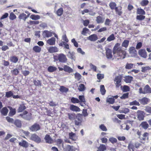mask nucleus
<instances>
[{
    "instance_id": "nucleus-1",
    "label": "nucleus",
    "mask_w": 151,
    "mask_h": 151,
    "mask_svg": "<svg viewBox=\"0 0 151 151\" xmlns=\"http://www.w3.org/2000/svg\"><path fill=\"white\" fill-rule=\"evenodd\" d=\"M113 52L115 57H120L122 59H124L126 55V52L123 50L120 47V44L119 43H116L114 47Z\"/></svg>"
},
{
    "instance_id": "nucleus-2",
    "label": "nucleus",
    "mask_w": 151,
    "mask_h": 151,
    "mask_svg": "<svg viewBox=\"0 0 151 151\" xmlns=\"http://www.w3.org/2000/svg\"><path fill=\"white\" fill-rule=\"evenodd\" d=\"M122 78V76L121 75H119L115 78L114 81L116 88H118L121 86Z\"/></svg>"
},
{
    "instance_id": "nucleus-3",
    "label": "nucleus",
    "mask_w": 151,
    "mask_h": 151,
    "mask_svg": "<svg viewBox=\"0 0 151 151\" xmlns=\"http://www.w3.org/2000/svg\"><path fill=\"white\" fill-rule=\"evenodd\" d=\"M28 112L26 111H24L22 114L19 115L22 118L27 120H30L31 119V114H27Z\"/></svg>"
},
{
    "instance_id": "nucleus-4",
    "label": "nucleus",
    "mask_w": 151,
    "mask_h": 151,
    "mask_svg": "<svg viewBox=\"0 0 151 151\" xmlns=\"http://www.w3.org/2000/svg\"><path fill=\"white\" fill-rule=\"evenodd\" d=\"M58 59L60 62L62 63H65L67 60L65 55L63 54H60L59 55Z\"/></svg>"
},
{
    "instance_id": "nucleus-5",
    "label": "nucleus",
    "mask_w": 151,
    "mask_h": 151,
    "mask_svg": "<svg viewBox=\"0 0 151 151\" xmlns=\"http://www.w3.org/2000/svg\"><path fill=\"white\" fill-rule=\"evenodd\" d=\"M145 114L142 111H138L137 113V117L139 121L143 120L144 119Z\"/></svg>"
},
{
    "instance_id": "nucleus-6",
    "label": "nucleus",
    "mask_w": 151,
    "mask_h": 151,
    "mask_svg": "<svg viewBox=\"0 0 151 151\" xmlns=\"http://www.w3.org/2000/svg\"><path fill=\"white\" fill-rule=\"evenodd\" d=\"M40 127L39 124L35 123L30 127V129L33 132H35L40 130Z\"/></svg>"
},
{
    "instance_id": "nucleus-7",
    "label": "nucleus",
    "mask_w": 151,
    "mask_h": 151,
    "mask_svg": "<svg viewBox=\"0 0 151 151\" xmlns=\"http://www.w3.org/2000/svg\"><path fill=\"white\" fill-rule=\"evenodd\" d=\"M31 139L37 143H40L41 142L40 138L35 134L32 135L31 137Z\"/></svg>"
},
{
    "instance_id": "nucleus-8",
    "label": "nucleus",
    "mask_w": 151,
    "mask_h": 151,
    "mask_svg": "<svg viewBox=\"0 0 151 151\" xmlns=\"http://www.w3.org/2000/svg\"><path fill=\"white\" fill-rule=\"evenodd\" d=\"M139 55L144 58H146L147 57V54L145 50L140 49L138 51Z\"/></svg>"
},
{
    "instance_id": "nucleus-9",
    "label": "nucleus",
    "mask_w": 151,
    "mask_h": 151,
    "mask_svg": "<svg viewBox=\"0 0 151 151\" xmlns=\"http://www.w3.org/2000/svg\"><path fill=\"white\" fill-rule=\"evenodd\" d=\"M106 58L108 59H111L112 58L113 55L112 54V50L109 48L106 49Z\"/></svg>"
},
{
    "instance_id": "nucleus-10",
    "label": "nucleus",
    "mask_w": 151,
    "mask_h": 151,
    "mask_svg": "<svg viewBox=\"0 0 151 151\" xmlns=\"http://www.w3.org/2000/svg\"><path fill=\"white\" fill-rule=\"evenodd\" d=\"M98 39L97 35L95 34L92 35L87 37V39L91 41L94 42Z\"/></svg>"
},
{
    "instance_id": "nucleus-11",
    "label": "nucleus",
    "mask_w": 151,
    "mask_h": 151,
    "mask_svg": "<svg viewBox=\"0 0 151 151\" xmlns=\"http://www.w3.org/2000/svg\"><path fill=\"white\" fill-rule=\"evenodd\" d=\"M129 52L133 57H135L137 55V52L134 47H132L129 48Z\"/></svg>"
},
{
    "instance_id": "nucleus-12",
    "label": "nucleus",
    "mask_w": 151,
    "mask_h": 151,
    "mask_svg": "<svg viewBox=\"0 0 151 151\" xmlns=\"http://www.w3.org/2000/svg\"><path fill=\"white\" fill-rule=\"evenodd\" d=\"M44 139L46 142L47 143L51 144L53 143V140L49 135H46Z\"/></svg>"
},
{
    "instance_id": "nucleus-13",
    "label": "nucleus",
    "mask_w": 151,
    "mask_h": 151,
    "mask_svg": "<svg viewBox=\"0 0 151 151\" xmlns=\"http://www.w3.org/2000/svg\"><path fill=\"white\" fill-rule=\"evenodd\" d=\"M55 38L52 37L47 41V43L50 45H54L55 43Z\"/></svg>"
},
{
    "instance_id": "nucleus-14",
    "label": "nucleus",
    "mask_w": 151,
    "mask_h": 151,
    "mask_svg": "<svg viewBox=\"0 0 151 151\" xmlns=\"http://www.w3.org/2000/svg\"><path fill=\"white\" fill-rule=\"evenodd\" d=\"M143 90H144V94L151 93V88L148 85L145 86L143 88Z\"/></svg>"
},
{
    "instance_id": "nucleus-15",
    "label": "nucleus",
    "mask_w": 151,
    "mask_h": 151,
    "mask_svg": "<svg viewBox=\"0 0 151 151\" xmlns=\"http://www.w3.org/2000/svg\"><path fill=\"white\" fill-rule=\"evenodd\" d=\"M64 70L65 72L70 73L73 72V70L69 66L66 65L64 66Z\"/></svg>"
},
{
    "instance_id": "nucleus-16",
    "label": "nucleus",
    "mask_w": 151,
    "mask_h": 151,
    "mask_svg": "<svg viewBox=\"0 0 151 151\" xmlns=\"http://www.w3.org/2000/svg\"><path fill=\"white\" fill-rule=\"evenodd\" d=\"M43 35L44 37H48L52 36V33L50 32L45 30L43 32Z\"/></svg>"
},
{
    "instance_id": "nucleus-17",
    "label": "nucleus",
    "mask_w": 151,
    "mask_h": 151,
    "mask_svg": "<svg viewBox=\"0 0 151 151\" xmlns=\"http://www.w3.org/2000/svg\"><path fill=\"white\" fill-rule=\"evenodd\" d=\"M139 101L141 104L145 105L147 104L149 101V99L146 97H144L141 99H139Z\"/></svg>"
},
{
    "instance_id": "nucleus-18",
    "label": "nucleus",
    "mask_w": 151,
    "mask_h": 151,
    "mask_svg": "<svg viewBox=\"0 0 151 151\" xmlns=\"http://www.w3.org/2000/svg\"><path fill=\"white\" fill-rule=\"evenodd\" d=\"M58 51V49L55 47H50L48 50V51L51 53L57 52Z\"/></svg>"
},
{
    "instance_id": "nucleus-19",
    "label": "nucleus",
    "mask_w": 151,
    "mask_h": 151,
    "mask_svg": "<svg viewBox=\"0 0 151 151\" xmlns=\"http://www.w3.org/2000/svg\"><path fill=\"white\" fill-rule=\"evenodd\" d=\"M70 109L72 111H79L80 109L78 106L73 105H71L70 107Z\"/></svg>"
},
{
    "instance_id": "nucleus-20",
    "label": "nucleus",
    "mask_w": 151,
    "mask_h": 151,
    "mask_svg": "<svg viewBox=\"0 0 151 151\" xmlns=\"http://www.w3.org/2000/svg\"><path fill=\"white\" fill-rule=\"evenodd\" d=\"M69 138L73 141H75L77 139L76 134L72 132L69 133Z\"/></svg>"
},
{
    "instance_id": "nucleus-21",
    "label": "nucleus",
    "mask_w": 151,
    "mask_h": 151,
    "mask_svg": "<svg viewBox=\"0 0 151 151\" xmlns=\"http://www.w3.org/2000/svg\"><path fill=\"white\" fill-rule=\"evenodd\" d=\"M20 19H22L24 21H26L27 19L28 18L27 16V15L24 13H22L18 17Z\"/></svg>"
},
{
    "instance_id": "nucleus-22",
    "label": "nucleus",
    "mask_w": 151,
    "mask_h": 151,
    "mask_svg": "<svg viewBox=\"0 0 151 151\" xmlns=\"http://www.w3.org/2000/svg\"><path fill=\"white\" fill-rule=\"evenodd\" d=\"M19 145L24 147H27L28 146V143L24 140H22L19 143Z\"/></svg>"
},
{
    "instance_id": "nucleus-23",
    "label": "nucleus",
    "mask_w": 151,
    "mask_h": 151,
    "mask_svg": "<svg viewBox=\"0 0 151 151\" xmlns=\"http://www.w3.org/2000/svg\"><path fill=\"white\" fill-rule=\"evenodd\" d=\"M10 61L14 63H16L18 60V58L15 56H13L10 57Z\"/></svg>"
},
{
    "instance_id": "nucleus-24",
    "label": "nucleus",
    "mask_w": 151,
    "mask_h": 151,
    "mask_svg": "<svg viewBox=\"0 0 151 151\" xmlns=\"http://www.w3.org/2000/svg\"><path fill=\"white\" fill-rule=\"evenodd\" d=\"M129 109L127 108H121L119 111L120 113H123L126 114L129 112Z\"/></svg>"
},
{
    "instance_id": "nucleus-25",
    "label": "nucleus",
    "mask_w": 151,
    "mask_h": 151,
    "mask_svg": "<svg viewBox=\"0 0 151 151\" xmlns=\"http://www.w3.org/2000/svg\"><path fill=\"white\" fill-rule=\"evenodd\" d=\"M115 10L116 14H117L119 16H120L122 13L121 11V7H116L115 8Z\"/></svg>"
},
{
    "instance_id": "nucleus-26",
    "label": "nucleus",
    "mask_w": 151,
    "mask_h": 151,
    "mask_svg": "<svg viewBox=\"0 0 151 151\" xmlns=\"http://www.w3.org/2000/svg\"><path fill=\"white\" fill-rule=\"evenodd\" d=\"M133 78L130 76H126L124 78V81L127 83H130L133 80Z\"/></svg>"
},
{
    "instance_id": "nucleus-27",
    "label": "nucleus",
    "mask_w": 151,
    "mask_h": 151,
    "mask_svg": "<svg viewBox=\"0 0 151 151\" xmlns=\"http://www.w3.org/2000/svg\"><path fill=\"white\" fill-rule=\"evenodd\" d=\"M75 52H68L67 55V56L71 59L75 60Z\"/></svg>"
},
{
    "instance_id": "nucleus-28",
    "label": "nucleus",
    "mask_w": 151,
    "mask_h": 151,
    "mask_svg": "<svg viewBox=\"0 0 151 151\" xmlns=\"http://www.w3.org/2000/svg\"><path fill=\"white\" fill-rule=\"evenodd\" d=\"M63 148L64 151H73V147L69 145H68L66 147Z\"/></svg>"
},
{
    "instance_id": "nucleus-29",
    "label": "nucleus",
    "mask_w": 151,
    "mask_h": 151,
    "mask_svg": "<svg viewBox=\"0 0 151 151\" xmlns=\"http://www.w3.org/2000/svg\"><path fill=\"white\" fill-rule=\"evenodd\" d=\"M140 126L145 129H147L149 127V124L146 122H142Z\"/></svg>"
},
{
    "instance_id": "nucleus-30",
    "label": "nucleus",
    "mask_w": 151,
    "mask_h": 151,
    "mask_svg": "<svg viewBox=\"0 0 151 151\" xmlns=\"http://www.w3.org/2000/svg\"><path fill=\"white\" fill-rule=\"evenodd\" d=\"M96 21L98 24L102 23H103L104 20L101 16H98L96 17Z\"/></svg>"
},
{
    "instance_id": "nucleus-31",
    "label": "nucleus",
    "mask_w": 151,
    "mask_h": 151,
    "mask_svg": "<svg viewBox=\"0 0 151 151\" xmlns=\"http://www.w3.org/2000/svg\"><path fill=\"white\" fill-rule=\"evenodd\" d=\"M106 150V145L103 144H101L98 147L97 151H105Z\"/></svg>"
},
{
    "instance_id": "nucleus-32",
    "label": "nucleus",
    "mask_w": 151,
    "mask_h": 151,
    "mask_svg": "<svg viewBox=\"0 0 151 151\" xmlns=\"http://www.w3.org/2000/svg\"><path fill=\"white\" fill-rule=\"evenodd\" d=\"M55 141L57 143V145L59 146H60L61 144H62V147L63 148V141L62 139H57L55 140Z\"/></svg>"
},
{
    "instance_id": "nucleus-33",
    "label": "nucleus",
    "mask_w": 151,
    "mask_h": 151,
    "mask_svg": "<svg viewBox=\"0 0 151 151\" xmlns=\"http://www.w3.org/2000/svg\"><path fill=\"white\" fill-rule=\"evenodd\" d=\"M137 14H141L142 15H145V11L141 8H138L137 10Z\"/></svg>"
},
{
    "instance_id": "nucleus-34",
    "label": "nucleus",
    "mask_w": 151,
    "mask_h": 151,
    "mask_svg": "<svg viewBox=\"0 0 151 151\" xmlns=\"http://www.w3.org/2000/svg\"><path fill=\"white\" fill-rule=\"evenodd\" d=\"M114 98L108 97L107 98L106 102L109 103L110 104H113L114 102Z\"/></svg>"
},
{
    "instance_id": "nucleus-35",
    "label": "nucleus",
    "mask_w": 151,
    "mask_h": 151,
    "mask_svg": "<svg viewBox=\"0 0 151 151\" xmlns=\"http://www.w3.org/2000/svg\"><path fill=\"white\" fill-rule=\"evenodd\" d=\"M129 43V40H124L122 44V47L127 48L128 46Z\"/></svg>"
},
{
    "instance_id": "nucleus-36",
    "label": "nucleus",
    "mask_w": 151,
    "mask_h": 151,
    "mask_svg": "<svg viewBox=\"0 0 151 151\" xmlns=\"http://www.w3.org/2000/svg\"><path fill=\"white\" fill-rule=\"evenodd\" d=\"M115 39L114 35L113 34H111L107 38V41L109 42L114 40Z\"/></svg>"
},
{
    "instance_id": "nucleus-37",
    "label": "nucleus",
    "mask_w": 151,
    "mask_h": 151,
    "mask_svg": "<svg viewBox=\"0 0 151 151\" xmlns=\"http://www.w3.org/2000/svg\"><path fill=\"white\" fill-rule=\"evenodd\" d=\"M15 125L18 127H21L22 126L21 121L19 120H16L14 122Z\"/></svg>"
},
{
    "instance_id": "nucleus-38",
    "label": "nucleus",
    "mask_w": 151,
    "mask_h": 151,
    "mask_svg": "<svg viewBox=\"0 0 151 151\" xmlns=\"http://www.w3.org/2000/svg\"><path fill=\"white\" fill-rule=\"evenodd\" d=\"M74 74L75 75V79L78 81H79L81 78V76L80 73H76Z\"/></svg>"
},
{
    "instance_id": "nucleus-39",
    "label": "nucleus",
    "mask_w": 151,
    "mask_h": 151,
    "mask_svg": "<svg viewBox=\"0 0 151 151\" xmlns=\"http://www.w3.org/2000/svg\"><path fill=\"white\" fill-rule=\"evenodd\" d=\"M100 91L102 95H104L106 93V91L105 89L104 86L103 85H101L100 86Z\"/></svg>"
},
{
    "instance_id": "nucleus-40",
    "label": "nucleus",
    "mask_w": 151,
    "mask_h": 151,
    "mask_svg": "<svg viewBox=\"0 0 151 151\" xmlns=\"http://www.w3.org/2000/svg\"><path fill=\"white\" fill-rule=\"evenodd\" d=\"M86 88L85 85L83 84H81L79 85L78 89L80 91H84Z\"/></svg>"
},
{
    "instance_id": "nucleus-41",
    "label": "nucleus",
    "mask_w": 151,
    "mask_h": 151,
    "mask_svg": "<svg viewBox=\"0 0 151 151\" xmlns=\"http://www.w3.org/2000/svg\"><path fill=\"white\" fill-rule=\"evenodd\" d=\"M30 18L32 20H37L40 19V17L38 15L32 14L30 16Z\"/></svg>"
},
{
    "instance_id": "nucleus-42",
    "label": "nucleus",
    "mask_w": 151,
    "mask_h": 151,
    "mask_svg": "<svg viewBox=\"0 0 151 151\" xmlns=\"http://www.w3.org/2000/svg\"><path fill=\"white\" fill-rule=\"evenodd\" d=\"M59 90L62 92H67L68 91V89L63 86H60Z\"/></svg>"
},
{
    "instance_id": "nucleus-43",
    "label": "nucleus",
    "mask_w": 151,
    "mask_h": 151,
    "mask_svg": "<svg viewBox=\"0 0 151 151\" xmlns=\"http://www.w3.org/2000/svg\"><path fill=\"white\" fill-rule=\"evenodd\" d=\"M71 102L73 104L78 103L80 102L79 100L77 98L73 97L71 99Z\"/></svg>"
},
{
    "instance_id": "nucleus-44",
    "label": "nucleus",
    "mask_w": 151,
    "mask_h": 151,
    "mask_svg": "<svg viewBox=\"0 0 151 151\" xmlns=\"http://www.w3.org/2000/svg\"><path fill=\"white\" fill-rule=\"evenodd\" d=\"M48 71L51 72H53L57 70V68L55 67L50 66L48 68Z\"/></svg>"
},
{
    "instance_id": "nucleus-45",
    "label": "nucleus",
    "mask_w": 151,
    "mask_h": 151,
    "mask_svg": "<svg viewBox=\"0 0 151 151\" xmlns=\"http://www.w3.org/2000/svg\"><path fill=\"white\" fill-rule=\"evenodd\" d=\"M8 110L6 107L3 108L1 111V114L4 115H6L8 112Z\"/></svg>"
},
{
    "instance_id": "nucleus-46",
    "label": "nucleus",
    "mask_w": 151,
    "mask_h": 151,
    "mask_svg": "<svg viewBox=\"0 0 151 151\" xmlns=\"http://www.w3.org/2000/svg\"><path fill=\"white\" fill-rule=\"evenodd\" d=\"M128 148L130 151H134V144L131 142L129 143V144Z\"/></svg>"
},
{
    "instance_id": "nucleus-47",
    "label": "nucleus",
    "mask_w": 151,
    "mask_h": 151,
    "mask_svg": "<svg viewBox=\"0 0 151 151\" xmlns=\"http://www.w3.org/2000/svg\"><path fill=\"white\" fill-rule=\"evenodd\" d=\"M33 50L36 52H39L41 50V48L38 46H36L33 47Z\"/></svg>"
},
{
    "instance_id": "nucleus-48",
    "label": "nucleus",
    "mask_w": 151,
    "mask_h": 151,
    "mask_svg": "<svg viewBox=\"0 0 151 151\" xmlns=\"http://www.w3.org/2000/svg\"><path fill=\"white\" fill-rule=\"evenodd\" d=\"M34 84L36 86H41V83L40 81L38 80H35L33 81Z\"/></svg>"
},
{
    "instance_id": "nucleus-49",
    "label": "nucleus",
    "mask_w": 151,
    "mask_h": 151,
    "mask_svg": "<svg viewBox=\"0 0 151 151\" xmlns=\"http://www.w3.org/2000/svg\"><path fill=\"white\" fill-rule=\"evenodd\" d=\"M11 72L12 74L16 76L19 74V71L17 69L15 68L11 70Z\"/></svg>"
},
{
    "instance_id": "nucleus-50",
    "label": "nucleus",
    "mask_w": 151,
    "mask_h": 151,
    "mask_svg": "<svg viewBox=\"0 0 151 151\" xmlns=\"http://www.w3.org/2000/svg\"><path fill=\"white\" fill-rule=\"evenodd\" d=\"M26 109V107L24 105H20L18 109V112H20Z\"/></svg>"
},
{
    "instance_id": "nucleus-51",
    "label": "nucleus",
    "mask_w": 151,
    "mask_h": 151,
    "mask_svg": "<svg viewBox=\"0 0 151 151\" xmlns=\"http://www.w3.org/2000/svg\"><path fill=\"white\" fill-rule=\"evenodd\" d=\"M116 6V3L114 2H111L109 4V6L111 9H115Z\"/></svg>"
},
{
    "instance_id": "nucleus-52",
    "label": "nucleus",
    "mask_w": 151,
    "mask_h": 151,
    "mask_svg": "<svg viewBox=\"0 0 151 151\" xmlns=\"http://www.w3.org/2000/svg\"><path fill=\"white\" fill-rule=\"evenodd\" d=\"M99 128L102 131H106L107 130V129L106 128V126L103 124H102L99 126Z\"/></svg>"
},
{
    "instance_id": "nucleus-53",
    "label": "nucleus",
    "mask_w": 151,
    "mask_h": 151,
    "mask_svg": "<svg viewBox=\"0 0 151 151\" xmlns=\"http://www.w3.org/2000/svg\"><path fill=\"white\" fill-rule=\"evenodd\" d=\"M89 29L86 27H84L83 29L81 34L83 35L86 36V34L88 32Z\"/></svg>"
},
{
    "instance_id": "nucleus-54",
    "label": "nucleus",
    "mask_w": 151,
    "mask_h": 151,
    "mask_svg": "<svg viewBox=\"0 0 151 151\" xmlns=\"http://www.w3.org/2000/svg\"><path fill=\"white\" fill-rule=\"evenodd\" d=\"M68 115L69 119L70 120H73L75 118V115L74 113H68Z\"/></svg>"
},
{
    "instance_id": "nucleus-55",
    "label": "nucleus",
    "mask_w": 151,
    "mask_h": 151,
    "mask_svg": "<svg viewBox=\"0 0 151 151\" xmlns=\"http://www.w3.org/2000/svg\"><path fill=\"white\" fill-rule=\"evenodd\" d=\"M13 95V93L11 91H9L6 92L5 96L7 98L10 97L12 96Z\"/></svg>"
},
{
    "instance_id": "nucleus-56",
    "label": "nucleus",
    "mask_w": 151,
    "mask_h": 151,
    "mask_svg": "<svg viewBox=\"0 0 151 151\" xmlns=\"http://www.w3.org/2000/svg\"><path fill=\"white\" fill-rule=\"evenodd\" d=\"M63 12V9L62 8L59 9L57 12V14L58 16H61Z\"/></svg>"
},
{
    "instance_id": "nucleus-57",
    "label": "nucleus",
    "mask_w": 151,
    "mask_h": 151,
    "mask_svg": "<svg viewBox=\"0 0 151 151\" xmlns=\"http://www.w3.org/2000/svg\"><path fill=\"white\" fill-rule=\"evenodd\" d=\"M109 140L112 144H114L117 142V139L116 138L113 137L110 138Z\"/></svg>"
},
{
    "instance_id": "nucleus-58",
    "label": "nucleus",
    "mask_w": 151,
    "mask_h": 151,
    "mask_svg": "<svg viewBox=\"0 0 151 151\" xmlns=\"http://www.w3.org/2000/svg\"><path fill=\"white\" fill-rule=\"evenodd\" d=\"M142 72H145L147 70H150L151 69V68L149 66H147L145 67H142Z\"/></svg>"
},
{
    "instance_id": "nucleus-59",
    "label": "nucleus",
    "mask_w": 151,
    "mask_h": 151,
    "mask_svg": "<svg viewBox=\"0 0 151 151\" xmlns=\"http://www.w3.org/2000/svg\"><path fill=\"white\" fill-rule=\"evenodd\" d=\"M79 99L80 102H83L85 104V103L86 102L84 98V96H79Z\"/></svg>"
},
{
    "instance_id": "nucleus-60",
    "label": "nucleus",
    "mask_w": 151,
    "mask_h": 151,
    "mask_svg": "<svg viewBox=\"0 0 151 151\" xmlns=\"http://www.w3.org/2000/svg\"><path fill=\"white\" fill-rule=\"evenodd\" d=\"M149 3L148 0H143L141 2V5L142 6H145L147 5Z\"/></svg>"
},
{
    "instance_id": "nucleus-61",
    "label": "nucleus",
    "mask_w": 151,
    "mask_h": 151,
    "mask_svg": "<svg viewBox=\"0 0 151 151\" xmlns=\"http://www.w3.org/2000/svg\"><path fill=\"white\" fill-rule=\"evenodd\" d=\"M129 105H137L139 106L140 104L139 102L137 101L136 100H135L132 102H130L129 103Z\"/></svg>"
},
{
    "instance_id": "nucleus-62",
    "label": "nucleus",
    "mask_w": 151,
    "mask_h": 151,
    "mask_svg": "<svg viewBox=\"0 0 151 151\" xmlns=\"http://www.w3.org/2000/svg\"><path fill=\"white\" fill-rule=\"evenodd\" d=\"M111 22V20L108 18L106 19L104 25L106 26H110V24Z\"/></svg>"
},
{
    "instance_id": "nucleus-63",
    "label": "nucleus",
    "mask_w": 151,
    "mask_h": 151,
    "mask_svg": "<svg viewBox=\"0 0 151 151\" xmlns=\"http://www.w3.org/2000/svg\"><path fill=\"white\" fill-rule=\"evenodd\" d=\"M145 18V16H143L142 15H137V16L136 19H137L139 20H142L144 19Z\"/></svg>"
},
{
    "instance_id": "nucleus-64",
    "label": "nucleus",
    "mask_w": 151,
    "mask_h": 151,
    "mask_svg": "<svg viewBox=\"0 0 151 151\" xmlns=\"http://www.w3.org/2000/svg\"><path fill=\"white\" fill-rule=\"evenodd\" d=\"M133 64L132 63H127L126 66V68L127 69H130L133 67Z\"/></svg>"
}]
</instances>
